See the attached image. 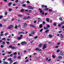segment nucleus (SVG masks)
<instances>
[{
  "mask_svg": "<svg viewBox=\"0 0 64 64\" xmlns=\"http://www.w3.org/2000/svg\"><path fill=\"white\" fill-rule=\"evenodd\" d=\"M18 17H22V15L21 14H18Z\"/></svg>",
  "mask_w": 64,
  "mask_h": 64,
  "instance_id": "16",
  "label": "nucleus"
},
{
  "mask_svg": "<svg viewBox=\"0 0 64 64\" xmlns=\"http://www.w3.org/2000/svg\"><path fill=\"white\" fill-rule=\"evenodd\" d=\"M56 25V23H54V26H55Z\"/></svg>",
  "mask_w": 64,
  "mask_h": 64,
  "instance_id": "38",
  "label": "nucleus"
},
{
  "mask_svg": "<svg viewBox=\"0 0 64 64\" xmlns=\"http://www.w3.org/2000/svg\"><path fill=\"white\" fill-rule=\"evenodd\" d=\"M20 37H23V35H22V34H21V35L20 36Z\"/></svg>",
  "mask_w": 64,
  "mask_h": 64,
  "instance_id": "54",
  "label": "nucleus"
},
{
  "mask_svg": "<svg viewBox=\"0 0 64 64\" xmlns=\"http://www.w3.org/2000/svg\"><path fill=\"white\" fill-rule=\"evenodd\" d=\"M39 10H40V12L41 14H42V15H44V12H43L42 10V9L40 8L39 9Z\"/></svg>",
  "mask_w": 64,
  "mask_h": 64,
  "instance_id": "1",
  "label": "nucleus"
},
{
  "mask_svg": "<svg viewBox=\"0 0 64 64\" xmlns=\"http://www.w3.org/2000/svg\"><path fill=\"white\" fill-rule=\"evenodd\" d=\"M33 40H32V41H31L30 42V43H33Z\"/></svg>",
  "mask_w": 64,
  "mask_h": 64,
  "instance_id": "43",
  "label": "nucleus"
},
{
  "mask_svg": "<svg viewBox=\"0 0 64 64\" xmlns=\"http://www.w3.org/2000/svg\"><path fill=\"white\" fill-rule=\"evenodd\" d=\"M12 56H13V54H10V57H12Z\"/></svg>",
  "mask_w": 64,
  "mask_h": 64,
  "instance_id": "49",
  "label": "nucleus"
},
{
  "mask_svg": "<svg viewBox=\"0 0 64 64\" xmlns=\"http://www.w3.org/2000/svg\"><path fill=\"white\" fill-rule=\"evenodd\" d=\"M27 3H30V2L29 1H28L27 2Z\"/></svg>",
  "mask_w": 64,
  "mask_h": 64,
  "instance_id": "56",
  "label": "nucleus"
},
{
  "mask_svg": "<svg viewBox=\"0 0 64 64\" xmlns=\"http://www.w3.org/2000/svg\"><path fill=\"white\" fill-rule=\"evenodd\" d=\"M59 51H60V50H56V52L58 53L59 52Z\"/></svg>",
  "mask_w": 64,
  "mask_h": 64,
  "instance_id": "27",
  "label": "nucleus"
},
{
  "mask_svg": "<svg viewBox=\"0 0 64 64\" xmlns=\"http://www.w3.org/2000/svg\"><path fill=\"white\" fill-rule=\"evenodd\" d=\"M20 12H24V10L23 9H22L20 10Z\"/></svg>",
  "mask_w": 64,
  "mask_h": 64,
  "instance_id": "15",
  "label": "nucleus"
},
{
  "mask_svg": "<svg viewBox=\"0 0 64 64\" xmlns=\"http://www.w3.org/2000/svg\"><path fill=\"white\" fill-rule=\"evenodd\" d=\"M4 64H8V62H4Z\"/></svg>",
  "mask_w": 64,
  "mask_h": 64,
  "instance_id": "18",
  "label": "nucleus"
},
{
  "mask_svg": "<svg viewBox=\"0 0 64 64\" xmlns=\"http://www.w3.org/2000/svg\"><path fill=\"white\" fill-rule=\"evenodd\" d=\"M6 40H7V41H10V39H9V38H8V39H7Z\"/></svg>",
  "mask_w": 64,
  "mask_h": 64,
  "instance_id": "36",
  "label": "nucleus"
},
{
  "mask_svg": "<svg viewBox=\"0 0 64 64\" xmlns=\"http://www.w3.org/2000/svg\"><path fill=\"white\" fill-rule=\"evenodd\" d=\"M14 55H16V54H17V53L16 52H15V53H14Z\"/></svg>",
  "mask_w": 64,
  "mask_h": 64,
  "instance_id": "51",
  "label": "nucleus"
},
{
  "mask_svg": "<svg viewBox=\"0 0 64 64\" xmlns=\"http://www.w3.org/2000/svg\"><path fill=\"white\" fill-rule=\"evenodd\" d=\"M12 49H15V47L14 46H12Z\"/></svg>",
  "mask_w": 64,
  "mask_h": 64,
  "instance_id": "22",
  "label": "nucleus"
},
{
  "mask_svg": "<svg viewBox=\"0 0 64 64\" xmlns=\"http://www.w3.org/2000/svg\"><path fill=\"white\" fill-rule=\"evenodd\" d=\"M16 63H17V62H15L13 64H16Z\"/></svg>",
  "mask_w": 64,
  "mask_h": 64,
  "instance_id": "63",
  "label": "nucleus"
},
{
  "mask_svg": "<svg viewBox=\"0 0 64 64\" xmlns=\"http://www.w3.org/2000/svg\"><path fill=\"white\" fill-rule=\"evenodd\" d=\"M26 52L27 51H26V50H24V53H26Z\"/></svg>",
  "mask_w": 64,
  "mask_h": 64,
  "instance_id": "55",
  "label": "nucleus"
},
{
  "mask_svg": "<svg viewBox=\"0 0 64 64\" xmlns=\"http://www.w3.org/2000/svg\"><path fill=\"white\" fill-rule=\"evenodd\" d=\"M37 22V21L36 20H34V23L35 24Z\"/></svg>",
  "mask_w": 64,
  "mask_h": 64,
  "instance_id": "47",
  "label": "nucleus"
},
{
  "mask_svg": "<svg viewBox=\"0 0 64 64\" xmlns=\"http://www.w3.org/2000/svg\"><path fill=\"white\" fill-rule=\"evenodd\" d=\"M48 36L49 37H50V38L51 37H52V34H50Z\"/></svg>",
  "mask_w": 64,
  "mask_h": 64,
  "instance_id": "13",
  "label": "nucleus"
},
{
  "mask_svg": "<svg viewBox=\"0 0 64 64\" xmlns=\"http://www.w3.org/2000/svg\"><path fill=\"white\" fill-rule=\"evenodd\" d=\"M38 22H41L42 21V20L41 19H40V18H38Z\"/></svg>",
  "mask_w": 64,
  "mask_h": 64,
  "instance_id": "7",
  "label": "nucleus"
},
{
  "mask_svg": "<svg viewBox=\"0 0 64 64\" xmlns=\"http://www.w3.org/2000/svg\"><path fill=\"white\" fill-rule=\"evenodd\" d=\"M4 15H7V12H6L5 14H4Z\"/></svg>",
  "mask_w": 64,
  "mask_h": 64,
  "instance_id": "39",
  "label": "nucleus"
},
{
  "mask_svg": "<svg viewBox=\"0 0 64 64\" xmlns=\"http://www.w3.org/2000/svg\"><path fill=\"white\" fill-rule=\"evenodd\" d=\"M8 5H11V3L10 2L9 3H8Z\"/></svg>",
  "mask_w": 64,
  "mask_h": 64,
  "instance_id": "52",
  "label": "nucleus"
},
{
  "mask_svg": "<svg viewBox=\"0 0 64 64\" xmlns=\"http://www.w3.org/2000/svg\"><path fill=\"white\" fill-rule=\"evenodd\" d=\"M17 25H16L15 27V29H17Z\"/></svg>",
  "mask_w": 64,
  "mask_h": 64,
  "instance_id": "32",
  "label": "nucleus"
},
{
  "mask_svg": "<svg viewBox=\"0 0 64 64\" xmlns=\"http://www.w3.org/2000/svg\"><path fill=\"white\" fill-rule=\"evenodd\" d=\"M0 47H1V48H3V47H4V46L3 45H1Z\"/></svg>",
  "mask_w": 64,
  "mask_h": 64,
  "instance_id": "41",
  "label": "nucleus"
},
{
  "mask_svg": "<svg viewBox=\"0 0 64 64\" xmlns=\"http://www.w3.org/2000/svg\"><path fill=\"white\" fill-rule=\"evenodd\" d=\"M37 37H37V36H35V37H34V39H37Z\"/></svg>",
  "mask_w": 64,
  "mask_h": 64,
  "instance_id": "46",
  "label": "nucleus"
},
{
  "mask_svg": "<svg viewBox=\"0 0 64 64\" xmlns=\"http://www.w3.org/2000/svg\"><path fill=\"white\" fill-rule=\"evenodd\" d=\"M49 9V8H46L45 9H44V11H47Z\"/></svg>",
  "mask_w": 64,
  "mask_h": 64,
  "instance_id": "9",
  "label": "nucleus"
},
{
  "mask_svg": "<svg viewBox=\"0 0 64 64\" xmlns=\"http://www.w3.org/2000/svg\"><path fill=\"white\" fill-rule=\"evenodd\" d=\"M21 32H19L18 33V34H21Z\"/></svg>",
  "mask_w": 64,
  "mask_h": 64,
  "instance_id": "40",
  "label": "nucleus"
},
{
  "mask_svg": "<svg viewBox=\"0 0 64 64\" xmlns=\"http://www.w3.org/2000/svg\"><path fill=\"white\" fill-rule=\"evenodd\" d=\"M24 1H23L22 2V4H24Z\"/></svg>",
  "mask_w": 64,
  "mask_h": 64,
  "instance_id": "62",
  "label": "nucleus"
},
{
  "mask_svg": "<svg viewBox=\"0 0 64 64\" xmlns=\"http://www.w3.org/2000/svg\"><path fill=\"white\" fill-rule=\"evenodd\" d=\"M22 6L23 7H25L26 6V4H23L22 5Z\"/></svg>",
  "mask_w": 64,
  "mask_h": 64,
  "instance_id": "34",
  "label": "nucleus"
},
{
  "mask_svg": "<svg viewBox=\"0 0 64 64\" xmlns=\"http://www.w3.org/2000/svg\"><path fill=\"white\" fill-rule=\"evenodd\" d=\"M50 27V25H48L47 27H46V28H48H48H49V27Z\"/></svg>",
  "mask_w": 64,
  "mask_h": 64,
  "instance_id": "24",
  "label": "nucleus"
},
{
  "mask_svg": "<svg viewBox=\"0 0 64 64\" xmlns=\"http://www.w3.org/2000/svg\"><path fill=\"white\" fill-rule=\"evenodd\" d=\"M30 26H31V27H34V26L33 25L30 24Z\"/></svg>",
  "mask_w": 64,
  "mask_h": 64,
  "instance_id": "21",
  "label": "nucleus"
},
{
  "mask_svg": "<svg viewBox=\"0 0 64 64\" xmlns=\"http://www.w3.org/2000/svg\"><path fill=\"white\" fill-rule=\"evenodd\" d=\"M49 12H52V9H49Z\"/></svg>",
  "mask_w": 64,
  "mask_h": 64,
  "instance_id": "30",
  "label": "nucleus"
},
{
  "mask_svg": "<svg viewBox=\"0 0 64 64\" xmlns=\"http://www.w3.org/2000/svg\"><path fill=\"white\" fill-rule=\"evenodd\" d=\"M16 58H17V57L16 56H14L13 57V58H14V59H16Z\"/></svg>",
  "mask_w": 64,
  "mask_h": 64,
  "instance_id": "23",
  "label": "nucleus"
},
{
  "mask_svg": "<svg viewBox=\"0 0 64 64\" xmlns=\"http://www.w3.org/2000/svg\"><path fill=\"white\" fill-rule=\"evenodd\" d=\"M28 9H33V8L31 6H29L28 7Z\"/></svg>",
  "mask_w": 64,
  "mask_h": 64,
  "instance_id": "3",
  "label": "nucleus"
},
{
  "mask_svg": "<svg viewBox=\"0 0 64 64\" xmlns=\"http://www.w3.org/2000/svg\"><path fill=\"white\" fill-rule=\"evenodd\" d=\"M35 50H37V51H41V49H39V48H37L35 49Z\"/></svg>",
  "mask_w": 64,
  "mask_h": 64,
  "instance_id": "4",
  "label": "nucleus"
},
{
  "mask_svg": "<svg viewBox=\"0 0 64 64\" xmlns=\"http://www.w3.org/2000/svg\"><path fill=\"white\" fill-rule=\"evenodd\" d=\"M5 39H6V38H2V40H5Z\"/></svg>",
  "mask_w": 64,
  "mask_h": 64,
  "instance_id": "59",
  "label": "nucleus"
},
{
  "mask_svg": "<svg viewBox=\"0 0 64 64\" xmlns=\"http://www.w3.org/2000/svg\"><path fill=\"white\" fill-rule=\"evenodd\" d=\"M29 61V60H26L25 61V62H28V61Z\"/></svg>",
  "mask_w": 64,
  "mask_h": 64,
  "instance_id": "33",
  "label": "nucleus"
},
{
  "mask_svg": "<svg viewBox=\"0 0 64 64\" xmlns=\"http://www.w3.org/2000/svg\"><path fill=\"white\" fill-rule=\"evenodd\" d=\"M11 54V52H9L8 53V54Z\"/></svg>",
  "mask_w": 64,
  "mask_h": 64,
  "instance_id": "44",
  "label": "nucleus"
},
{
  "mask_svg": "<svg viewBox=\"0 0 64 64\" xmlns=\"http://www.w3.org/2000/svg\"><path fill=\"white\" fill-rule=\"evenodd\" d=\"M62 29H64V26H63L62 27Z\"/></svg>",
  "mask_w": 64,
  "mask_h": 64,
  "instance_id": "64",
  "label": "nucleus"
},
{
  "mask_svg": "<svg viewBox=\"0 0 64 64\" xmlns=\"http://www.w3.org/2000/svg\"><path fill=\"white\" fill-rule=\"evenodd\" d=\"M49 31H50V30H46V31L45 32L46 33H47V32H49Z\"/></svg>",
  "mask_w": 64,
  "mask_h": 64,
  "instance_id": "14",
  "label": "nucleus"
},
{
  "mask_svg": "<svg viewBox=\"0 0 64 64\" xmlns=\"http://www.w3.org/2000/svg\"><path fill=\"white\" fill-rule=\"evenodd\" d=\"M11 60V58H10L8 59V60H10H10Z\"/></svg>",
  "mask_w": 64,
  "mask_h": 64,
  "instance_id": "57",
  "label": "nucleus"
},
{
  "mask_svg": "<svg viewBox=\"0 0 64 64\" xmlns=\"http://www.w3.org/2000/svg\"><path fill=\"white\" fill-rule=\"evenodd\" d=\"M10 63H12L13 62L12 61V60H10Z\"/></svg>",
  "mask_w": 64,
  "mask_h": 64,
  "instance_id": "42",
  "label": "nucleus"
},
{
  "mask_svg": "<svg viewBox=\"0 0 64 64\" xmlns=\"http://www.w3.org/2000/svg\"><path fill=\"white\" fill-rule=\"evenodd\" d=\"M58 59H61L62 58V56H59L58 57Z\"/></svg>",
  "mask_w": 64,
  "mask_h": 64,
  "instance_id": "11",
  "label": "nucleus"
},
{
  "mask_svg": "<svg viewBox=\"0 0 64 64\" xmlns=\"http://www.w3.org/2000/svg\"><path fill=\"white\" fill-rule=\"evenodd\" d=\"M18 39H22V38L20 37H19L18 38Z\"/></svg>",
  "mask_w": 64,
  "mask_h": 64,
  "instance_id": "35",
  "label": "nucleus"
},
{
  "mask_svg": "<svg viewBox=\"0 0 64 64\" xmlns=\"http://www.w3.org/2000/svg\"><path fill=\"white\" fill-rule=\"evenodd\" d=\"M47 6H44V8H47Z\"/></svg>",
  "mask_w": 64,
  "mask_h": 64,
  "instance_id": "60",
  "label": "nucleus"
},
{
  "mask_svg": "<svg viewBox=\"0 0 64 64\" xmlns=\"http://www.w3.org/2000/svg\"><path fill=\"white\" fill-rule=\"evenodd\" d=\"M42 27H43V26L42 25V24H40V25L39 27H40V28H42Z\"/></svg>",
  "mask_w": 64,
  "mask_h": 64,
  "instance_id": "10",
  "label": "nucleus"
},
{
  "mask_svg": "<svg viewBox=\"0 0 64 64\" xmlns=\"http://www.w3.org/2000/svg\"><path fill=\"white\" fill-rule=\"evenodd\" d=\"M43 29H42L40 30V32H42V31H43Z\"/></svg>",
  "mask_w": 64,
  "mask_h": 64,
  "instance_id": "48",
  "label": "nucleus"
},
{
  "mask_svg": "<svg viewBox=\"0 0 64 64\" xmlns=\"http://www.w3.org/2000/svg\"><path fill=\"white\" fill-rule=\"evenodd\" d=\"M41 46H42V44H39L38 46H39V47H41Z\"/></svg>",
  "mask_w": 64,
  "mask_h": 64,
  "instance_id": "45",
  "label": "nucleus"
},
{
  "mask_svg": "<svg viewBox=\"0 0 64 64\" xmlns=\"http://www.w3.org/2000/svg\"><path fill=\"white\" fill-rule=\"evenodd\" d=\"M44 29H48V28H46V27H45V26H44Z\"/></svg>",
  "mask_w": 64,
  "mask_h": 64,
  "instance_id": "28",
  "label": "nucleus"
},
{
  "mask_svg": "<svg viewBox=\"0 0 64 64\" xmlns=\"http://www.w3.org/2000/svg\"><path fill=\"white\" fill-rule=\"evenodd\" d=\"M49 19L48 18H46V21H47L48 22H49Z\"/></svg>",
  "mask_w": 64,
  "mask_h": 64,
  "instance_id": "12",
  "label": "nucleus"
},
{
  "mask_svg": "<svg viewBox=\"0 0 64 64\" xmlns=\"http://www.w3.org/2000/svg\"><path fill=\"white\" fill-rule=\"evenodd\" d=\"M23 19L24 20L27 19V17H24Z\"/></svg>",
  "mask_w": 64,
  "mask_h": 64,
  "instance_id": "17",
  "label": "nucleus"
},
{
  "mask_svg": "<svg viewBox=\"0 0 64 64\" xmlns=\"http://www.w3.org/2000/svg\"><path fill=\"white\" fill-rule=\"evenodd\" d=\"M46 48V45L45 44H44V45L43 46V49H45Z\"/></svg>",
  "mask_w": 64,
  "mask_h": 64,
  "instance_id": "6",
  "label": "nucleus"
},
{
  "mask_svg": "<svg viewBox=\"0 0 64 64\" xmlns=\"http://www.w3.org/2000/svg\"><path fill=\"white\" fill-rule=\"evenodd\" d=\"M4 35H6V36H7V35H8V33H6L4 34Z\"/></svg>",
  "mask_w": 64,
  "mask_h": 64,
  "instance_id": "25",
  "label": "nucleus"
},
{
  "mask_svg": "<svg viewBox=\"0 0 64 64\" xmlns=\"http://www.w3.org/2000/svg\"><path fill=\"white\" fill-rule=\"evenodd\" d=\"M12 27H13V26L11 25L8 26L7 28L8 29H11V28H12Z\"/></svg>",
  "mask_w": 64,
  "mask_h": 64,
  "instance_id": "5",
  "label": "nucleus"
},
{
  "mask_svg": "<svg viewBox=\"0 0 64 64\" xmlns=\"http://www.w3.org/2000/svg\"><path fill=\"white\" fill-rule=\"evenodd\" d=\"M31 33L32 34H34L35 33V32H34L32 31L31 32Z\"/></svg>",
  "mask_w": 64,
  "mask_h": 64,
  "instance_id": "20",
  "label": "nucleus"
},
{
  "mask_svg": "<svg viewBox=\"0 0 64 64\" xmlns=\"http://www.w3.org/2000/svg\"><path fill=\"white\" fill-rule=\"evenodd\" d=\"M8 10L9 11H12V8H9Z\"/></svg>",
  "mask_w": 64,
  "mask_h": 64,
  "instance_id": "26",
  "label": "nucleus"
},
{
  "mask_svg": "<svg viewBox=\"0 0 64 64\" xmlns=\"http://www.w3.org/2000/svg\"><path fill=\"white\" fill-rule=\"evenodd\" d=\"M59 19L61 21H62V18L61 17H60L59 18Z\"/></svg>",
  "mask_w": 64,
  "mask_h": 64,
  "instance_id": "19",
  "label": "nucleus"
},
{
  "mask_svg": "<svg viewBox=\"0 0 64 64\" xmlns=\"http://www.w3.org/2000/svg\"><path fill=\"white\" fill-rule=\"evenodd\" d=\"M18 2V0H16L15 1V2L16 3Z\"/></svg>",
  "mask_w": 64,
  "mask_h": 64,
  "instance_id": "50",
  "label": "nucleus"
},
{
  "mask_svg": "<svg viewBox=\"0 0 64 64\" xmlns=\"http://www.w3.org/2000/svg\"><path fill=\"white\" fill-rule=\"evenodd\" d=\"M2 26V24H0V27H1Z\"/></svg>",
  "mask_w": 64,
  "mask_h": 64,
  "instance_id": "53",
  "label": "nucleus"
},
{
  "mask_svg": "<svg viewBox=\"0 0 64 64\" xmlns=\"http://www.w3.org/2000/svg\"><path fill=\"white\" fill-rule=\"evenodd\" d=\"M18 59H20V58H21V57L20 56H18L17 57Z\"/></svg>",
  "mask_w": 64,
  "mask_h": 64,
  "instance_id": "31",
  "label": "nucleus"
},
{
  "mask_svg": "<svg viewBox=\"0 0 64 64\" xmlns=\"http://www.w3.org/2000/svg\"><path fill=\"white\" fill-rule=\"evenodd\" d=\"M64 22H63L62 23H61V24H60L61 25H62V24H64Z\"/></svg>",
  "mask_w": 64,
  "mask_h": 64,
  "instance_id": "58",
  "label": "nucleus"
},
{
  "mask_svg": "<svg viewBox=\"0 0 64 64\" xmlns=\"http://www.w3.org/2000/svg\"><path fill=\"white\" fill-rule=\"evenodd\" d=\"M21 44L22 45H24V44H27V42L25 41L22 42H21Z\"/></svg>",
  "mask_w": 64,
  "mask_h": 64,
  "instance_id": "2",
  "label": "nucleus"
},
{
  "mask_svg": "<svg viewBox=\"0 0 64 64\" xmlns=\"http://www.w3.org/2000/svg\"><path fill=\"white\" fill-rule=\"evenodd\" d=\"M3 18V16H0V19L2 18Z\"/></svg>",
  "mask_w": 64,
  "mask_h": 64,
  "instance_id": "37",
  "label": "nucleus"
},
{
  "mask_svg": "<svg viewBox=\"0 0 64 64\" xmlns=\"http://www.w3.org/2000/svg\"><path fill=\"white\" fill-rule=\"evenodd\" d=\"M60 38H63V36L62 34H60Z\"/></svg>",
  "mask_w": 64,
  "mask_h": 64,
  "instance_id": "8",
  "label": "nucleus"
},
{
  "mask_svg": "<svg viewBox=\"0 0 64 64\" xmlns=\"http://www.w3.org/2000/svg\"><path fill=\"white\" fill-rule=\"evenodd\" d=\"M9 48H12V45H10L9 46Z\"/></svg>",
  "mask_w": 64,
  "mask_h": 64,
  "instance_id": "29",
  "label": "nucleus"
},
{
  "mask_svg": "<svg viewBox=\"0 0 64 64\" xmlns=\"http://www.w3.org/2000/svg\"><path fill=\"white\" fill-rule=\"evenodd\" d=\"M52 58H55V56L52 55Z\"/></svg>",
  "mask_w": 64,
  "mask_h": 64,
  "instance_id": "61",
  "label": "nucleus"
}]
</instances>
